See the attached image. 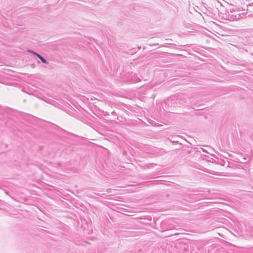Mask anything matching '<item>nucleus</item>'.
Instances as JSON below:
<instances>
[{
    "instance_id": "nucleus-1",
    "label": "nucleus",
    "mask_w": 253,
    "mask_h": 253,
    "mask_svg": "<svg viewBox=\"0 0 253 253\" xmlns=\"http://www.w3.org/2000/svg\"><path fill=\"white\" fill-rule=\"evenodd\" d=\"M33 53L35 55H36L39 58H40L43 63H47L46 61L43 58H42L40 54H39L36 52H33Z\"/></svg>"
}]
</instances>
